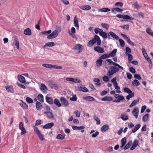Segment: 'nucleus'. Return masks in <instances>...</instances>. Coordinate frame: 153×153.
Listing matches in <instances>:
<instances>
[{
  "label": "nucleus",
  "mask_w": 153,
  "mask_h": 153,
  "mask_svg": "<svg viewBox=\"0 0 153 153\" xmlns=\"http://www.w3.org/2000/svg\"><path fill=\"white\" fill-rule=\"evenodd\" d=\"M107 73V75L110 78H111L113 75L117 72L119 71V68L118 67H116L115 66H111L110 67Z\"/></svg>",
  "instance_id": "nucleus-1"
},
{
  "label": "nucleus",
  "mask_w": 153,
  "mask_h": 153,
  "mask_svg": "<svg viewBox=\"0 0 153 153\" xmlns=\"http://www.w3.org/2000/svg\"><path fill=\"white\" fill-rule=\"evenodd\" d=\"M116 17L118 18H122L125 19L133 20L134 18L130 17L129 16L127 15H122L120 14L117 15Z\"/></svg>",
  "instance_id": "nucleus-2"
},
{
  "label": "nucleus",
  "mask_w": 153,
  "mask_h": 153,
  "mask_svg": "<svg viewBox=\"0 0 153 153\" xmlns=\"http://www.w3.org/2000/svg\"><path fill=\"white\" fill-rule=\"evenodd\" d=\"M106 61L109 63V65H111L112 64L113 65L117 67H118L119 68H120L121 70H123V68L119 65L118 64L116 63L115 62H114L112 60H111L110 59H108L106 60Z\"/></svg>",
  "instance_id": "nucleus-3"
},
{
  "label": "nucleus",
  "mask_w": 153,
  "mask_h": 153,
  "mask_svg": "<svg viewBox=\"0 0 153 153\" xmlns=\"http://www.w3.org/2000/svg\"><path fill=\"white\" fill-rule=\"evenodd\" d=\"M74 49L75 51H77L78 53H80L82 51V46L80 44H77L76 45L75 48Z\"/></svg>",
  "instance_id": "nucleus-4"
},
{
  "label": "nucleus",
  "mask_w": 153,
  "mask_h": 153,
  "mask_svg": "<svg viewBox=\"0 0 153 153\" xmlns=\"http://www.w3.org/2000/svg\"><path fill=\"white\" fill-rule=\"evenodd\" d=\"M19 129L22 131L20 133L21 135L24 134L26 133V131L25 128L24 127L23 125L22 122H20L19 123Z\"/></svg>",
  "instance_id": "nucleus-5"
},
{
  "label": "nucleus",
  "mask_w": 153,
  "mask_h": 153,
  "mask_svg": "<svg viewBox=\"0 0 153 153\" xmlns=\"http://www.w3.org/2000/svg\"><path fill=\"white\" fill-rule=\"evenodd\" d=\"M60 100L61 103L64 106H68L69 104L68 100L64 97H62L60 98Z\"/></svg>",
  "instance_id": "nucleus-6"
},
{
  "label": "nucleus",
  "mask_w": 153,
  "mask_h": 153,
  "mask_svg": "<svg viewBox=\"0 0 153 153\" xmlns=\"http://www.w3.org/2000/svg\"><path fill=\"white\" fill-rule=\"evenodd\" d=\"M139 112V109L138 107L135 108L132 111L133 115L135 117L136 119L138 118Z\"/></svg>",
  "instance_id": "nucleus-7"
},
{
  "label": "nucleus",
  "mask_w": 153,
  "mask_h": 153,
  "mask_svg": "<svg viewBox=\"0 0 153 153\" xmlns=\"http://www.w3.org/2000/svg\"><path fill=\"white\" fill-rule=\"evenodd\" d=\"M94 50L95 51L99 53H102L104 52V49L99 46H96L94 48Z\"/></svg>",
  "instance_id": "nucleus-8"
},
{
  "label": "nucleus",
  "mask_w": 153,
  "mask_h": 153,
  "mask_svg": "<svg viewBox=\"0 0 153 153\" xmlns=\"http://www.w3.org/2000/svg\"><path fill=\"white\" fill-rule=\"evenodd\" d=\"M138 143L139 141L138 140H134L133 143V145L130 148V150H133L138 145Z\"/></svg>",
  "instance_id": "nucleus-9"
},
{
  "label": "nucleus",
  "mask_w": 153,
  "mask_h": 153,
  "mask_svg": "<svg viewBox=\"0 0 153 153\" xmlns=\"http://www.w3.org/2000/svg\"><path fill=\"white\" fill-rule=\"evenodd\" d=\"M112 12L114 14H116V12L118 13H122L123 10L121 9H120L119 7H115L112 8L111 10Z\"/></svg>",
  "instance_id": "nucleus-10"
},
{
  "label": "nucleus",
  "mask_w": 153,
  "mask_h": 153,
  "mask_svg": "<svg viewBox=\"0 0 153 153\" xmlns=\"http://www.w3.org/2000/svg\"><path fill=\"white\" fill-rule=\"evenodd\" d=\"M44 113L47 116V117L49 119L53 118L54 116L53 113L50 111H45Z\"/></svg>",
  "instance_id": "nucleus-11"
},
{
  "label": "nucleus",
  "mask_w": 153,
  "mask_h": 153,
  "mask_svg": "<svg viewBox=\"0 0 153 153\" xmlns=\"http://www.w3.org/2000/svg\"><path fill=\"white\" fill-rule=\"evenodd\" d=\"M40 90L44 93H46L47 92V87L45 85L43 84H41L40 87Z\"/></svg>",
  "instance_id": "nucleus-12"
},
{
  "label": "nucleus",
  "mask_w": 153,
  "mask_h": 153,
  "mask_svg": "<svg viewBox=\"0 0 153 153\" xmlns=\"http://www.w3.org/2000/svg\"><path fill=\"white\" fill-rule=\"evenodd\" d=\"M54 125V124L53 122L50 123H48L44 125L43 127L44 128L48 129L52 127Z\"/></svg>",
  "instance_id": "nucleus-13"
},
{
  "label": "nucleus",
  "mask_w": 153,
  "mask_h": 153,
  "mask_svg": "<svg viewBox=\"0 0 153 153\" xmlns=\"http://www.w3.org/2000/svg\"><path fill=\"white\" fill-rule=\"evenodd\" d=\"M94 39H95V42H96L97 45H100L101 44V40L99 37L97 35H95L94 36Z\"/></svg>",
  "instance_id": "nucleus-14"
},
{
  "label": "nucleus",
  "mask_w": 153,
  "mask_h": 153,
  "mask_svg": "<svg viewBox=\"0 0 153 153\" xmlns=\"http://www.w3.org/2000/svg\"><path fill=\"white\" fill-rule=\"evenodd\" d=\"M95 43V40L94 38H93L91 40L89 41L87 44V46L91 47L93 46V45Z\"/></svg>",
  "instance_id": "nucleus-15"
},
{
  "label": "nucleus",
  "mask_w": 153,
  "mask_h": 153,
  "mask_svg": "<svg viewBox=\"0 0 153 153\" xmlns=\"http://www.w3.org/2000/svg\"><path fill=\"white\" fill-rule=\"evenodd\" d=\"M6 90L9 92L13 93L14 92L13 87L11 85L6 86Z\"/></svg>",
  "instance_id": "nucleus-16"
},
{
  "label": "nucleus",
  "mask_w": 153,
  "mask_h": 153,
  "mask_svg": "<svg viewBox=\"0 0 153 153\" xmlns=\"http://www.w3.org/2000/svg\"><path fill=\"white\" fill-rule=\"evenodd\" d=\"M78 88L80 91H82L84 92H87L88 91V89L85 87L82 86H78Z\"/></svg>",
  "instance_id": "nucleus-17"
},
{
  "label": "nucleus",
  "mask_w": 153,
  "mask_h": 153,
  "mask_svg": "<svg viewBox=\"0 0 153 153\" xmlns=\"http://www.w3.org/2000/svg\"><path fill=\"white\" fill-rule=\"evenodd\" d=\"M54 43L51 42H49L46 43L44 46H43V48L45 49L47 46L52 47L54 46Z\"/></svg>",
  "instance_id": "nucleus-18"
},
{
  "label": "nucleus",
  "mask_w": 153,
  "mask_h": 153,
  "mask_svg": "<svg viewBox=\"0 0 153 153\" xmlns=\"http://www.w3.org/2000/svg\"><path fill=\"white\" fill-rule=\"evenodd\" d=\"M78 19L77 18L76 16H75L74 18V22L75 26L77 29H78L79 25L78 23Z\"/></svg>",
  "instance_id": "nucleus-19"
},
{
  "label": "nucleus",
  "mask_w": 153,
  "mask_h": 153,
  "mask_svg": "<svg viewBox=\"0 0 153 153\" xmlns=\"http://www.w3.org/2000/svg\"><path fill=\"white\" fill-rule=\"evenodd\" d=\"M24 33L25 34L27 35H31L32 33L30 29L29 28H27L25 30Z\"/></svg>",
  "instance_id": "nucleus-20"
},
{
  "label": "nucleus",
  "mask_w": 153,
  "mask_h": 153,
  "mask_svg": "<svg viewBox=\"0 0 153 153\" xmlns=\"http://www.w3.org/2000/svg\"><path fill=\"white\" fill-rule=\"evenodd\" d=\"M79 8L83 10H88L91 9V7L90 5H85L80 7Z\"/></svg>",
  "instance_id": "nucleus-21"
},
{
  "label": "nucleus",
  "mask_w": 153,
  "mask_h": 153,
  "mask_svg": "<svg viewBox=\"0 0 153 153\" xmlns=\"http://www.w3.org/2000/svg\"><path fill=\"white\" fill-rule=\"evenodd\" d=\"M14 41L15 42V45L16 46L17 48L18 49H19V39L17 38V36H14Z\"/></svg>",
  "instance_id": "nucleus-22"
},
{
  "label": "nucleus",
  "mask_w": 153,
  "mask_h": 153,
  "mask_svg": "<svg viewBox=\"0 0 153 153\" xmlns=\"http://www.w3.org/2000/svg\"><path fill=\"white\" fill-rule=\"evenodd\" d=\"M102 60L100 58L96 61V64L98 67H100L102 65Z\"/></svg>",
  "instance_id": "nucleus-23"
},
{
  "label": "nucleus",
  "mask_w": 153,
  "mask_h": 153,
  "mask_svg": "<svg viewBox=\"0 0 153 153\" xmlns=\"http://www.w3.org/2000/svg\"><path fill=\"white\" fill-rule=\"evenodd\" d=\"M103 101H111L113 100V98L111 97L105 96L101 99Z\"/></svg>",
  "instance_id": "nucleus-24"
},
{
  "label": "nucleus",
  "mask_w": 153,
  "mask_h": 153,
  "mask_svg": "<svg viewBox=\"0 0 153 153\" xmlns=\"http://www.w3.org/2000/svg\"><path fill=\"white\" fill-rule=\"evenodd\" d=\"M83 98L86 100H88L89 101H93L95 100L94 98L91 96L84 97Z\"/></svg>",
  "instance_id": "nucleus-25"
},
{
  "label": "nucleus",
  "mask_w": 153,
  "mask_h": 153,
  "mask_svg": "<svg viewBox=\"0 0 153 153\" xmlns=\"http://www.w3.org/2000/svg\"><path fill=\"white\" fill-rule=\"evenodd\" d=\"M72 128L74 130H80L84 128L85 127L83 126H72Z\"/></svg>",
  "instance_id": "nucleus-26"
},
{
  "label": "nucleus",
  "mask_w": 153,
  "mask_h": 153,
  "mask_svg": "<svg viewBox=\"0 0 153 153\" xmlns=\"http://www.w3.org/2000/svg\"><path fill=\"white\" fill-rule=\"evenodd\" d=\"M46 101L47 103L50 104H52L53 103V99L51 97H46L45 98Z\"/></svg>",
  "instance_id": "nucleus-27"
},
{
  "label": "nucleus",
  "mask_w": 153,
  "mask_h": 153,
  "mask_svg": "<svg viewBox=\"0 0 153 153\" xmlns=\"http://www.w3.org/2000/svg\"><path fill=\"white\" fill-rule=\"evenodd\" d=\"M109 34L112 37L116 40L119 39V36L112 31H110Z\"/></svg>",
  "instance_id": "nucleus-28"
},
{
  "label": "nucleus",
  "mask_w": 153,
  "mask_h": 153,
  "mask_svg": "<svg viewBox=\"0 0 153 153\" xmlns=\"http://www.w3.org/2000/svg\"><path fill=\"white\" fill-rule=\"evenodd\" d=\"M100 35L102 36L104 38H106L108 37V34L105 32H103V30L100 33Z\"/></svg>",
  "instance_id": "nucleus-29"
},
{
  "label": "nucleus",
  "mask_w": 153,
  "mask_h": 153,
  "mask_svg": "<svg viewBox=\"0 0 153 153\" xmlns=\"http://www.w3.org/2000/svg\"><path fill=\"white\" fill-rule=\"evenodd\" d=\"M114 96L115 98L117 99H120L121 100H123L124 99V97L123 96L119 94H114Z\"/></svg>",
  "instance_id": "nucleus-30"
},
{
  "label": "nucleus",
  "mask_w": 153,
  "mask_h": 153,
  "mask_svg": "<svg viewBox=\"0 0 153 153\" xmlns=\"http://www.w3.org/2000/svg\"><path fill=\"white\" fill-rule=\"evenodd\" d=\"M109 128V126L107 124L103 126L101 128V130L102 131H105Z\"/></svg>",
  "instance_id": "nucleus-31"
},
{
  "label": "nucleus",
  "mask_w": 153,
  "mask_h": 153,
  "mask_svg": "<svg viewBox=\"0 0 153 153\" xmlns=\"http://www.w3.org/2000/svg\"><path fill=\"white\" fill-rule=\"evenodd\" d=\"M36 107L37 110H40L42 108V106L40 102L37 101L36 104Z\"/></svg>",
  "instance_id": "nucleus-32"
},
{
  "label": "nucleus",
  "mask_w": 153,
  "mask_h": 153,
  "mask_svg": "<svg viewBox=\"0 0 153 153\" xmlns=\"http://www.w3.org/2000/svg\"><path fill=\"white\" fill-rule=\"evenodd\" d=\"M54 104L57 106L60 107L61 106V104L60 103L59 100L55 98L54 100Z\"/></svg>",
  "instance_id": "nucleus-33"
},
{
  "label": "nucleus",
  "mask_w": 153,
  "mask_h": 153,
  "mask_svg": "<svg viewBox=\"0 0 153 153\" xmlns=\"http://www.w3.org/2000/svg\"><path fill=\"white\" fill-rule=\"evenodd\" d=\"M139 99H138L137 100H134L132 101L131 104L129 105V107L130 108H131L133 106L135 105L137 103L139 102Z\"/></svg>",
  "instance_id": "nucleus-34"
},
{
  "label": "nucleus",
  "mask_w": 153,
  "mask_h": 153,
  "mask_svg": "<svg viewBox=\"0 0 153 153\" xmlns=\"http://www.w3.org/2000/svg\"><path fill=\"white\" fill-rule=\"evenodd\" d=\"M141 125L140 124H138L135 126V127L132 128V132H135L137 131L140 127Z\"/></svg>",
  "instance_id": "nucleus-35"
},
{
  "label": "nucleus",
  "mask_w": 153,
  "mask_h": 153,
  "mask_svg": "<svg viewBox=\"0 0 153 153\" xmlns=\"http://www.w3.org/2000/svg\"><path fill=\"white\" fill-rule=\"evenodd\" d=\"M132 84L133 86H137L140 84V83L139 81L137 79H134L132 82Z\"/></svg>",
  "instance_id": "nucleus-36"
},
{
  "label": "nucleus",
  "mask_w": 153,
  "mask_h": 153,
  "mask_svg": "<svg viewBox=\"0 0 153 153\" xmlns=\"http://www.w3.org/2000/svg\"><path fill=\"white\" fill-rule=\"evenodd\" d=\"M18 78L21 82L22 83H25V78L23 76L19 75L18 76Z\"/></svg>",
  "instance_id": "nucleus-37"
},
{
  "label": "nucleus",
  "mask_w": 153,
  "mask_h": 153,
  "mask_svg": "<svg viewBox=\"0 0 153 153\" xmlns=\"http://www.w3.org/2000/svg\"><path fill=\"white\" fill-rule=\"evenodd\" d=\"M38 100L41 102H44V98L43 95L41 94H39L37 96Z\"/></svg>",
  "instance_id": "nucleus-38"
},
{
  "label": "nucleus",
  "mask_w": 153,
  "mask_h": 153,
  "mask_svg": "<svg viewBox=\"0 0 153 153\" xmlns=\"http://www.w3.org/2000/svg\"><path fill=\"white\" fill-rule=\"evenodd\" d=\"M117 51V49H114L109 54L110 56L111 57H113L116 54V53Z\"/></svg>",
  "instance_id": "nucleus-39"
},
{
  "label": "nucleus",
  "mask_w": 153,
  "mask_h": 153,
  "mask_svg": "<svg viewBox=\"0 0 153 153\" xmlns=\"http://www.w3.org/2000/svg\"><path fill=\"white\" fill-rule=\"evenodd\" d=\"M149 114H148L144 115L143 117L142 120L144 122H146L148 120Z\"/></svg>",
  "instance_id": "nucleus-40"
},
{
  "label": "nucleus",
  "mask_w": 153,
  "mask_h": 153,
  "mask_svg": "<svg viewBox=\"0 0 153 153\" xmlns=\"http://www.w3.org/2000/svg\"><path fill=\"white\" fill-rule=\"evenodd\" d=\"M93 118L94 120L97 122V124L99 125L100 123V121L99 118L96 115H94L93 117Z\"/></svg>",
  "instance_id": "nucleus-41"
},
{
  "label": "nucleus",
  "mask_w": 153,
  "mask_h": 153,
  "mask_svg": "<svg viewBox=\"0 0 153 153\" xmlns=\"http://www.w3.org/2000/svg\"><path fill=\"white\" fill-rule=\"evenodd\" d=\"M121 35L124 38L125 40L128 43L131 41L130 39L126 35L123 33H121Z\"/></svg>",
  "instance_id": "nucleus-42"
},
{
  "label": "nucleus",
  "mask_w": 153,
  "mask_h": 153,
  "mask_svg": "<svg viewBox=\"0 0 153 153\" xmlns=\"http://www.w3.org/2000/svg\"><path fill=\"white\" fill-rule=\"evenodd\" d=\"M20 105L24 109H27L28 108V105L23 102L20 103Z\"/></svg>",
  "instance_id": "nucleus-43"
},
{
  "label": "nucleus",
  "mask_w": 153,
  "mask_h": 153,
  "mask_svg": "<svg viewBox=\"0 0 153 153\" xmlns=\"http://www.w3.org/2000/svg\"><path fill=\"white\" fill-rule=\"evenodd\" d=\"M99 11L102 12H106L110 11V10L107 8H103L102 9H100L99 10Z\"/></svg>",
  "instance_id": "nucleus-44"
},
{
  "label": "nucleus",
  "mask_w": 153,
  "mask_h": 153,
  "mask_svg": "<svg viewBox=\"0 0 153 153\" xmlns=\"http://www.w3.org/2000/svg\"><path fill=\"white\" fill-rule=\"evenodd\" d=\"M121 118L123 120H126L128 119V117L126 114H122Z\"/></svg>",
  "instance_id": "nucleus-45"
},
{
  "label": "nucleus",
  "mask_w": 153,
  "mask_h": 153,
  "mask_svg": "<svg viewBox=\"0 0 153 153\" xmlns=\"http://www.w3.org/2000/svg\"><path fill=\"white\" fill-rule=\"evenodd\" d=\"M65 138V137L61 134H58L56 137V138L58 140H63Z\"/></svg>",
  "instance_id": "nucleus-46"
},
{
  "label": "nucleus",
  "mask_w": 153,
  "mask_h": 153,
  "mask_svg": "<svg viewBox=\"0 0 153 153\" xmlns=\"http://www.w3.org/2000/svg\"><path fill=\"white\" fill-rule=\"evenodd\" d=\"M146 32L149 34L153 37V32L149 28H147L146 30Z\"/></svg>",
  "instance_id": "nucleus-47"
},
{
  "label": "nucleus",
  "mask_w": 153,
  "mask_h": 153,
  "mask_svg": "<svg viewBox=\"0 0 153 153\" xmlns=\"http://www.w3.org/2000/svg\"><path fill=\"white\" fill-rule=\"evenodd\" d=\"M94 81L95 82H97V83H95V84L96 85L100 86L101 83L100 82V80L99 79L97 78H94Z\"/></svg>",
  "instance_id": "nucleus-48"
},
{
  "label": "nucleus",
  "mask_w": 153,
  "mask_h": 153,
  "mask_svg": "<svg viewBox=\"0 0 153 153\" xmlns=\"http://www.w3.org/2000/svg\"><path fill=\"white\" fill-rule=\"evenodd\" d=\"M109 57H110V56L109 54H105L101 56L100 57V58L101 59H105L109 58Z\"/></svg>",
  "instance_id": "nucleus-49"
},
{
  "label": "nucleus",
  "mask_w": 153,
  "mask_h": 153,
  "mask_svg": "<svg viewBox=\"0 0 153 153\" xmlns=\"http://www.w3.org/2000/svg\"><path fill=\"white\" fill-rule=\"evenodd\" d=\"M70 100L72 101H75L77 100V97L76 95H73L72 97L70 98Z\"/></svg>",
  "instance_id": "nucleus-50"
},
{
  "label": "nucleus",
  "mask_w": 153,
  "mask_h": 153,
  "mask_svg": "<svg viewBox=\"0 0 153 153\" xmlns=\"http://www.w3.org/2000/svg\"><path fill=\"white\" fill-rule=\"evenodd\" d=\"M101 25L102 27L105 28L107 30L108 29L109 27V25L108 24L105 23H102Z\"/></svg>",
  "instance_id": "nucleus-51"
},
{
  "label": "nucleus",
  "mask_w": 153,
  "mask_h": 153,
  "mask_svg": "<svg viewBox=\"0 0 153 153\" xmlns=\"http://www.w3.org/2000/svg\"><path fill=\"white\" fill-rule=\"evenodd\" d=\"M124 91L128 94H131L132 93L131 91L128 88L125 87L124 88Z\"/></svg>",
  "instance_id": "nucleus-52"
},
{
  "label": "nucleus",
  "mask_w": 153,
  "mask_h": 153,
  "mask_svg": "<svg viewBox=\"0 0 153 153\" xmlns=\"http://www.w3.org/2000/svg\"><path fill=\"white\" fill-rule=\"evenodd\" d=\"M131 141H129V142H128V143H127L125 146L124 149L125 150H126L129 148L131 146Z\"/></svg>",
  "instance_id": "nucleus-53"
},
{
  "label": "nucleus",
  "mask_w": 153,
  "mask_h": 153,
  "mask_svg": "<svg viewBox=\"0 0 153 153\" xmlns=\"http://www.w3.org/2000/svg\"><path fill=\"white\" fill-rule=\"evenodd\" d=\"M120 45L122 47H123L125 46V43L123 40L121 39H119Z\"/></svg>",
  "instance_id": "nucleus-54"
},
{
  "label": "nucleus",
  "mask_w": 153,
  "mask_h": 153,
  "mask_svg": "<svg viewBox=\"0 0 153 153\" xmlns=\"http://www.w3.org/2000/svg\"><path fill=\"white\" fill-rule=\"evenodd\" d=\"M42 65L43 67L48 68H52V65L48 64H43Z\"/></svg>",
  "instance_id": "nucleus-55"
},
{
  "label": "nucleus",
  "mask_w": 153,
  "mask_h": 153,
  "mask_svg": "<svg viewBox=\"0 0 153 153\" xmlns=\"http://www.w3.org/2000/svg\"><path fill=\"white\" fill-rule=\"evenodd\" d=\"M114 5L116 6H119L121 7L123 6V4L121 2H117L115 3Z\"/></svg>",
  "instance_id": "nucleus-56"
},
{
  "label": "nucleus",
  "mask_w": 153,
  "mask_h": 153,
  "mask_svg": "<svg viewBox=\"0 0 153 153\" xmlns=\"http://www.w3.org/2000/svg\"><path fill=\"white\" fill-rule=\"evenodd\" d=\"M134 93H132L131 94H129L126 97L127 99L129 100L130 98L134 97Z\"/></svg>",
  "instance_id": "nucleus-57"
},
{
  "label": "nucleus",
  "mask_w": 153,
  "mask_h": 153,
  "mask_svg": "<svg viewBox=\"0 0 153 153\" xmlns=\"http://www.w3.org/2000/svg\"><path fill=\"white\" fill-rule=\"evenodd\" d=\"M37 134L41 140L43 141L44 140L43 135L41 132Z\"/></svg>",
  "instance_id": "nucleus-58"
},
{
  "label": "nucleus",
  "mask_w": 153,
  "mask_h": 153,
  "mask_svg": "<svg viewBox=\"0 0 153 153\" xmlns=\"http://www.w3.org/2000/svg\"><path fill=\"white\" fill-rule=\"evenodd\" d=\"M144 56L145 57L146 59L147 60V61L149 62L150 63H152V61L151 60L150 58L148 56V55L147 54H146V55H145V56Z\"/></svg>",
  "instance_id": "nucleus-59"
},
{
  "label": "nucleus",
  "mask_w": 153,
  "mask_h": 153,
  "mask_svg": "<svg viewBox=\"0 0 153 153\" xmlns=\"http://www.w3.org/2000/svg\"><path fill=\"white\" fill-rule=\"evenodd\" d=\"M131 52V49L128 47L126 48V55L128 54V53H130Z\"/></svg>",
  "instance_id": "nucleus-60"
},
{
  "label": "nucleus",
  "mask_w": 153,
  "mask_h": 153,
  "mask_svg": "<svg viewBox=\"0 0 153 153\" xmlns=\"http://www.w3.org/2000/svg\"><path fill=\"white\" fill-rule=\"evenodd\" d=\"M51 32V30H49L48 31H44L42 32L41 33L42 34H46V35H49Z\"/></svg>",
  "instance_id": "nucleus-61"
},
{
  "label": "nucleus",
  "mask_w": 153,
  "mask_h": 153,
  "mask_svg": "<svg viewBox=\"0 0 153 153\" xmlns=\"http://www.w3.org/2000/svg\"><path fill=\"white\" fill-rule=\"evenodd\" d=\"M102 30V29H99L98 28H95L94 31L96 34H97L98 33H99L100 34V31H101Z\"/></svg>",
  "instance_id": "nucleus-62"
},
{
  "label": "nucleus",
  "mask_w": 153,
  "mask_h": 153,
  "mask_svg": "<svg viewBox=\"0 0 153 153\" xmlns=\"http://www.w3.org/2000/svg\"><path fill=\"white\" fill-rule=\"evenodd\" d=\"M26 100L27 102L29 103H31L33 102V100L29 97H27L26 98Z\"/></svg>",
  "instance_id": "nucleus-63"
},
{
  "label": "nucleus",
  "mask_w": 153,
  "mask_h": 153,
  "mask_svg": "<svg viewBox=\"0 0 153 153\" xmlns=\"http://www.w3.org/2000/svg\"><path fill=\"white\" fill-rule=\"evenodd\" d=\"M134 5L135 7V8L137 9V10L139 9L140 7V6L138 4L137 2H135L134 4Z\"/></svg>",
  "instance_id": "nucleus-64"
}]
</instances>
